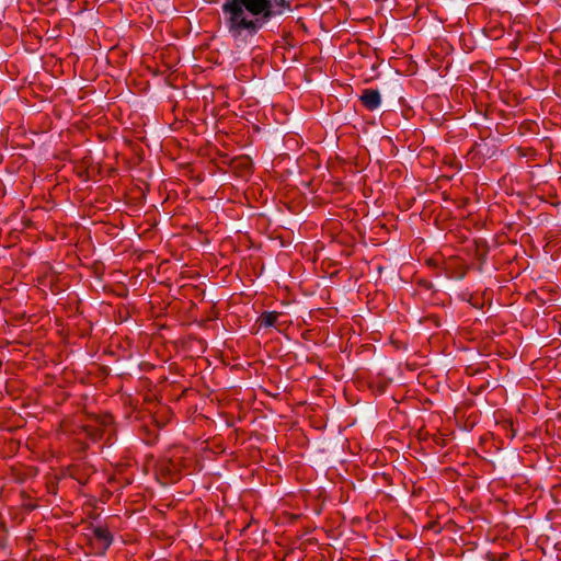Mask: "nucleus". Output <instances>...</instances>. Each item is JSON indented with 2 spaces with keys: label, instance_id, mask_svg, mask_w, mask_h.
<instances>
[{
  "label": "nucleus",
  "instance_id": "nucleus-1",
  "mask_svg": "<svg viewBox=\"0 0 561 561\" xmlns=\"http://www.w3.org/2000/svg\"><path fill=\"white\" fill-rule=\"evenodd\" d=\"M295 0H225L221 5L228 35L245 45L274 18L293 10Z\"/></svg>",
  "mask_w": 561,
  "mask_h": 561
},
{
  "label": "nucleus",
  "instance_id": "nucleus-2",
  "mask_svg": "<svg viewBox=\"0 0 561 561\" xmlns=\"http://www.w3.org/2000/svg\"><path fill=\"white\" fill-rule=\"evenodd\" d=\"M157 472L161 474L165 482H175L185 467V458L175 450L170 456H163L157 462Z\"/></svg>",
  "mask_w": 561,
  "mask_h": 561
},
{
  "label": "nucleus",
  "instance_id": "nucleus-3",
  "mask_svg": "<svg viewBox=\"0 0 561 561\" xmlns=\"http://www.w3.org/2000/svg\"><path fill=\"white\" fill-rule=\"evenodd\" d=\"M93 547L96 554H104L113 542V535L106 527L92 528Z\"/></svg>",
  "mask_w": 561,
  "mask_h": 561
},
{
  "label": "nucleus",
  "instance_id": "nucleus-4",
  "mask_svg": "<svg viewBox=\"0 0 561 561\" xmlns=\"http://www.w3.org/2000/svg\"><path fill=\"white\" fill-rule=\"evenodd\" d=\"M360 102L368 111H374L378 108L381 103L380 93L374 89H366L360 95Z\"/></svg>",
  "mask_w": 561,
  "mask_h": 561
},
{
  "label": "nucleus",
  "instance_id": "nucleus-5",
  "mask_svg": "<svg viewBox=\"0 0 561 561\" xmlns=\"http://www.w3.org/2000/svg\"><path fill=\"white\" fill-rule=\"evenodd\" d=\"M278 317L279 313L276 311H265L259 318L260 325L265 328L274 327Z\"/></svg>",
  "mask_w": 561,
  "mask_h": 561
}]
</instances>
